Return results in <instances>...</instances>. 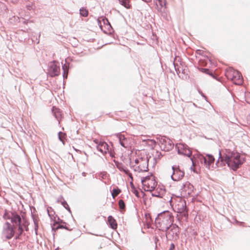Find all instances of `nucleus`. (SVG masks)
I'll list each match as a JSON object with an SVG mask.
<instances>
[{
    "label": "nucleus",
    "instance_id": "1",
    "mask_svg": "<svg viewBox=\"0 0 250 250\" xmlns=\"http://www.w3.org/2000/svg\"><path fill=\"white\" fill-rule=\"evenodd\" d=\"M222 160L233 171H236L245 161V158L239 153L226 149Z\"/></svg>",
    "mask_w": 250,
    "mask_h": 250
},
{
    "label": "nucleus",
    "instance_id": "2",
    "mask_svg": "<svg viewBox=\"0 0 250 250\" xmlns=\"http://www.w3.org/2000/svg\"><path fill=\"white\" fill-rule=\"evenodd\" d=\"M172 224L171 213L168 210L157 213V229L162 231H166Z\"/></svg>",
    "mask_w": 250,
    "mask_h": 250
},
{
    "label": "nucleus",
    "instance_id": "3",
    "mask_svg": "<svg viewBox=\"0 0 250 250\" xmlns=\"http://www.w3.org/2000/svg\"><path fill=\"white\" fill-rule=\"evenodd\" d=\"M157 145L159 146L160 149L164 151V153H159L157 150V160L160 159L165 155V152L171 150L174 146V144L171 140L166 136H162L157 134Z\"/></svg>",
    "mask_w": 250,
    "mask_h": 250
},
{
    "label": "nucleus",
    "instance_id": "4",
    "mask_svg": "<svg viewBox=\"0 0 250 250\" xmlns=\"http://www.w3.org/2000/svg\"><path fill=\"white\" fill-rule=\"evenodd\" d=\"M163 232L167 240L176 241L179 238L180 228L176 224H172L167 230Z\"/></svg>",
    "mask_w": 250,
    "mask_h": 250
},
{
    "label": "nucleus",
    "instance_id": "5",
    "mask_svg": "<svg viewBox=\"0 0 250 250\" xmlns=\"http://www.w3.org/2000/svg\"><path fill=\"white\" fill-rule=\"evenodd\" d=\"M141 182L144 186V189L147 191L151 192L156 187L155 177L152 175L143 178Z\"/></svg>",
    "mask_w": 250,
    "mask_h": 250
},
{
    "label": "nucleus",
    "instance_id": "6",
    "mask_svg": "<svg viewBox=\"0 0 250 250\" xmlns=\"http://www.w3.org/2000/svg\"><path fill=\"white\" fill-rule=\"evenodd\" d=\"M15 228L9 222H6L3 227L2 238L5 239H10L14 235Z\"/></svg>",
    "mask_w": 250,
    "mask_h": 250
},
{
    "label": "nucleus",
    "instance_id": "7",
    "mask_svg": "<svg viewBox=\"0 0 250 250\" xmlns=\"http://www.w3.org/2000/svg\"><path fill=\"white\" fill-rule=\"evenodd\" d=\"M175 148L177 150V153L179 154L186 156L188 157H190L192 155V151L189 149L188 146L185 144H177L175 145Z\"/></svg>",
    "mask_w": 250,
    "mask_h": 250
},
{
    "label": "nucleus",
    "instance_id": "8",
    "mask_svg": "<svg viewBox=\"0 0 250 250\" xmlns=\"http://www.w3.org/2000/svg\"><path fill=\"white\" fill-rule=\"evenodd\" d=\"M172 169L173 173L171 175V178L173 181H179L184 176L185 172L184 171L181 170L179 166H173L172 167Z\"/></svg>",
    "mask_w": 250,
    "mask_h": 250
},
{
    "label": "nucleus",
    "instance_id": "9",
    "mask_svg": "<svg viewBox=\"0 0 250 250\" xmlns=\"http://www.w3.org/2000/svg\"><path fill=\"white\" fill-rule=\"evenodd\" d=\"M148 161L147 157L143 158L142 160H140L138 166H133L134 171L139 172L146 171L148 170Z\"/></svg>",
    "mask_w": 250,
    "mask_h": 250
},
{
    "label": "nucleus",
    "instance_id": "10",
    "mask_svg": "<svg viewBox=\"0 0 250 250\" xmlns=\"http://www.w3.org/2000/svg\"><path fill=\"white\" fill-rule=\"evenodd\" d=\"M49 74L52 77L58 76L60 74V67L56 62H51L49 65Z\"/></svg>",
    "mask_w": 250,
    "mask_h": 250
},
{
    "label": "nucleus",
    "instance_id": "11",
    "mask_svg": "<svg viewBox=\"0 0 250 250\" xmlns=\"http://www.w3.org/2000/svg\"><path fill=\"white\" fill-rule=\"evenodd\" d=\"M206 156L207 158L203 157L201 159V163H204L205 166L209 169L210 166L213 165L215 159L211 154H207Z\"/></svg>",
    "mask_w": 250,
    "mask_h": 250
},
{
    "label": "nucleus",
    "instance_id": "12",
    "mask_svg": "<svg viewBox=\"0 0 250 250\" xmlns=\"http://www.w3.org/2000/svg\"><path fill=\"white\" fill-rule=\"evenodd\" d=\"M178 197L180 198V203L177 205V209L178 210V212L182 213L184 215H185L188 212V209L186 207V202L185 200L181 198V195L178 196Z\"/></svg>",
    "mask_w": 250,
    "mask_h": 250
},
{
    "label": "nucleus",
    "instance_id": "13",
    "mask_svg": "<svg viewBox=\"0 0 250 250\" xmlns=\"http://www.w3.org/2000/svg\"><path fill=\"white\" fill-rule=\"evenodd\" d=\"M11 219V221L13 224V227L15 228H16L17 225H20V224L23 222V219H22L21 216L15 213H11V215L10 217Z\"/></svg>",
    "mask_w": 250,
    "mask_h": 250
},
{
    "label": "nucleus",
    "instance_id": "14",
    "mask_svg": "<svg viewBox=\"0 0 250 250\" xmlns=\"http://www.w3.org/2000/svg\"><path fill=\"white\" fill-rule=\"evenodd\" d=\"M117 137L119 140L120 145L125 148H127L129 146L128 140L122 134H118Z\"/></svg>",
    "mask_w": 250,
    "mask_h": 250
},
{
    "label": "nucleus",
    "instance_id": "15",
    "mask_svg": "<svg viewBox=\"0 0 250 250\" xmlns=\"http://www.w3.org/2000/svg\"><path fill=\"white\" fill-rule=\"evenodd\" d=\"M233 83L237 85H240L243 83V79L241 73L237 70L234 77V80H232Z\"/></svg>",
    "mask_w": 250,
    "mask_h": 250
},
{
    "label": "nucleus",
    "instance_id": "16",
    "mask_svg": "<svg viewBox=\"0 0 250 250\" xmlns=\"http://www.w3.org/2000/svg\"><path fill=\"white\" fill-rule=\"evenodd\" d=\"M236 71L232 68L229 67L226 70L225 76L228 80H234V75Z\"/></svg>",
    "mask_w": 250,
    "mask_h": 250
},
{
    "label": "nucleus",
    "instance_id": "17",
    "mask_svg": "<svg viewBox=\"0 0 250 250\" xmlns=\"http://www.w3.org/2000/svg\"><path fill=\"white\" fill-rule=\"evenodd\" d=\"M108 146L105 142H101L97 146V149L102 153H106Z\"/></svg>",
    "mask_w": 250,
    "mask_h": 250
},
{
    "label": "nucleus",
    "instance_id": "18",
    "mask_svg": "<svg viewBox=\"0 0 250 250\" xmlns=\"http://www.w3.org/2000/svg\"><path fill=\"white\" fill-rule=\"evenodd\" d=\"M166 189L163 185H159L157 187V198H163L166 194Z\"/></svg>",
    "mask_w": 250,
    "mask_h": 250
},
{
    "label": "nucleus",
    "instance_id": "19",
    "mask_svg": "<svg viewBox=\"0 0 250 250\" xmlns=\"http://www.w3.org/2000/svg\"><path fill=\"white\" fill-rule=\"evenodd\" d=\"M52 111L54 114L55 117L59 121V123H60V120L62 116L61 111L60 109L56 107L53 106Z\"/></svg>",
    "mask_w": 250,
    "mask_h": 250
},
{
    "label": "nucleus",
    "instance_id": "20",
    "mask_svg": "<svg viewBox=\"0 0 250 250\" xmlns=\"http://www.w3.org/2000/svg\"><path fill=\"white\" fill-rule=\"evenodd\" d=\"M107 219L111 228L114 229H116L117 228V224L114 218L112 216H109Z\"/></svg>",
    "mask_w": 250,
    "mask_h": 250
},
{
    "label": "nucleus",
    "instance_id": "21",
    "mask_svg": "<svg viewBox=\"0 0 250 250\" xmlns=\"http://www.w3.org/2000/svg\"><path fill=\"white\" fill-rule=\"evenodd\" d=\"M27 225V221L25 219L23 218V222L20 225H17V227H18V231L22 232L23 231V227H26Z\"/></svg>",
    "mask_w": 250,
    "mask_h": 250
},
{
    "label": "nucleus",
    "instance_id": "22",
    "mask_svg": "<svg viewBox=\"0 0 250 250\" xmlns=\"http://www.w3.org/2000/svg\"><path fill=\"white\" fill-rule=\"evenodd\" d=\"M157 2L159 3V5L161 6V11H163L164 12L167 8V0H157Z\"/></svg>",
    "mask_w": 250,
    "mask_h": 250
},
{
    "label": "nucleus",
    "instance_id": "23",
    "mask_svg": "<svg viewBox=\"0 0 250 250\" xmlns=\"http://www.w3.org/2000/svg\"><path fill=\"white\" fill-rule=\"evenodd\" d=\"M119 1L121 5H123L127 9H129L131 7L130 0H119Z\"/></svg>",
    "mask_w": 250,
    "mask_h": 250
},
{
    "label": "nucleus",
    "instance_id": "24",
    "mask_svg": "<svg viewBox=\"0 0 250 250\" xmlns=\"http://www.w3.org/2000/svg\"><path fill=\"white\" fill-rule=\"evenodd\" d=\"M121 192V190L118 188H113L111 191L112 197L115 198Z\"/></svg>",
    "mask_w": 250,
    "mask_h": 250
},
{
    "label": "nucleus",
    "instance_id": "25",
    "mask_svg": "<svg viewBox=\"0 0 250 250\" xmlns=\"http://www.w3.org/2000/svg\"><path fill=\"white\" fill-rule=\"evenodd\" d=\"M80 14L81 16L86 17L88 16V12L86 9L83 7L80 9Z\"/></svg>",
    "mask_w": 250,
    "mask_h": 250
},
{
    "label": "nucleus",
    "instance_id": "26",
    "mask_svg": "<svg viewBox=\"0 0 250 250\" xmlns=\"http://www.w3.org/2000/svg\"><path fill=\"white\" fill-rule=\"evenodd\" d=\"M62 67L63 70V79H66L67 77L68 69L67 68V65L65 64H64L62 65Z\"/></svg>",
    "mask_w": 250,
    "mask_h": 250
},
{
    "label": "nucleus",
    "instance_id": "27",
    "mask_svg": "<svg viewBox=\"0 0 250 250\" xmlns=\"http://www.w3.org/2000/svg\"><path fill=\"white\" fill-rule=\"evenodd\" d=\"M65 229L67 230H69L68 228L67 227H66L65 226H64L63 225L59 224V225H57L56 227H52V229L54 230H58V229Z\"/></svg>",
    "mask_w": 250,
    "mask_h": 250
},
{
    "label": "nucleus",
    "instance_id": "28",
    "mask_svg": "<svg viewBox=\"0 0 250 250\" xmlns=\"http://www.w3.org/2000/svg\"><path fill=\"white\" fill-rule=\"evenodd\" d=\"M199 70L205 74H208L210 76H212V72H210L208 68H199Z\"/></svg>",
    "mask_w": 250,
    "mask_h": 250
},
{
    "label": "nucleus",
    "instance_id": "29",
    "mask_svg": "<svg viewBox=\"0 0 250 250\" xmlns=\"http://www.w3.org/2000/svg\"><path fill=\"white\" fill-rule=\"evenodd\" d=\"M118 204L120 209L122 210H125V205L124 201L123 200L121 199L119 201Z\"/></svg>",
    "mask_w": 250,
    "mask_h": 250
},
{
    "label": "nucleus",
    "instance_id": "30",
    "mask_svg": "<svg viewBox=\"0 0 250 250\" xmlns=\"http://www.w3.org/2000/svg\"><path fill=\"white\" fill-rule=\"evenodd\" d=\"M34 229L35 231L36 234H37V231L38 229V221L37 219L34 218Z\"/></svg>",
    "mask_w": 250,
    "mask_h": 250
},
{
    "label": "nucleus",
    "instance_id": "31",
    "mask_svg": "<svg viewBox=\"0 0 250 250\" xmlns=\"http://www.w3.org/2000/svg\"><path fill=\"white\" fill-rule=\"evenodd\" d=\"M62 205L63 207L65 208L69 212H71V210L70 208L69 207L68 205L65 201H63L62 202Z\"/></svg>",
    "mask_w": 250,
    "mask_h": 250
},
{
    "label": "nucleus",
    "instance_id": "32",
    "mask_svg": "<svg viewBox=\"0 0 250 250\" xmlns=\"http://www.w3.org/2000/svg\"><path fill=\"white\" fill-rule=\"evenodd\" d=\"M65 224L66 223L63 222V221L62 220H61L59 218H58V221H55V222L53 224V227H55L56 226H57V225H58L59 224Z\"/></svg>",
    "mask_w": 250,
    "mask_h": 250
},
{
    "label": "nucleus",
    "instance_id": "33",
    "mask_svg": "<svg viewBox=\"0 0 250 250\" xmlns=\"http://www.w3.org/2000/svg\"><path fill=\"white\" fill-rule=\"evenodd\" d=\"M173 65L174 66L175 70L178 75L179 74V73L181 72V70L180 69L178 65L177 64H175V63H173Z\"/></svg>",
    "mask_w": 250,
    "mask_h": 250
},
{
    "label": "nucleus",
    "instance_id": "34",
    "mask_svg": "<svg viewBox=\"0 0 250 250\" xmlns=\"http://www.w3.org/2000/svg\"><path fill=\"white\" fill-rule=\"evenodd\" d=\"M22 233L23 232H22L18 231L16 233V239H20L21 238V236L22 235Z\"/></svg>",
    "mask_w": 250,
    "mask_h": 250
},
{
    "label": "nucleus",
    "instance_id": "35",
    "mask_svg": "<svg viewBox=\"0 0 250 250\" xmlns=\"http://www.w3.org/2000/svg\"><path fill=\"white\" fill-rule=\"evenodd\" d=\"M121 170H123L126 175L127 174H129L130 172L129 170L127 168H122V169H120Z\"/></svg>",
    "mask_w": 250,
    "mask_h": 250
},
{
    "label": "nucleus",
    "instance_id": "36",
    "mask_svg": "<svg viewBox=\"0 0 250 250\" xmlns=\"http://www.w3.org/2000/svg\"><path fill=\"white\" fill-rule=\"evenodd\" d=\"M189 186H190V183L188 182H187L182 185L181 189H185V188H186L187 186L189 187Z\"/></svg>",
    "mask_w": 250,
    "mask_h": 250
},
{
    "label": "nucleus",
    "instance_id": "37",
    "mask_svg": "<svg viewBox=\"0 0 250 250\" xmlns=\"http://www.w3.org/2000/svg\"><path fill=\"white\" fill-rule=\"evenodd\" d=\"M175 249V244L173 243H171L168 250H174Z\"/></svg>",
    "mask_w": 250,
    "mask_h": 250
},
{
    "label": "nucleus",
    "instance_id": "38",
    "mask_svg": "<svg viewBox=\"0 0 250 250\" xmlns=\"http://www.w3.org/2000/svg\"><path fill=\"white\" fill-rule=\"evenodd\" d=\"M199 93L201 94V95L205 98V100H207V96L202 92V91L201 90H198Z\"/></svg>",
    "mask_w": 250,
    "mask_h": 250
},
{
    "label": "nucleus",
    "instance_id": "39",
    "mask_svg": "<svg viewBox=\"0 0 250 250\" xmlns=\"http://www.w3.org/2000/svg\"><path fill=\"white\" fill-rule=\"evenodd\" d=\"M143 158V157H140V158H136V159L135 160V164L138 165H139V163H140V160H142Z\"/></svg>",
    "mask_w": 250,
    "mask_h": 250
},
{
    "label": "nucleus",
    "instance_id": "40",
    "mask_svg": "<svg viewBox=\"0 0 250 250\" xmlns=\"http://www.w3.org/2000/svg\"><path fill=\"white\" fill-rule=\"evenodd\" d=\"M62 134V132H59V133H58L59 138L60 140L61 141H62V143L64 144V142H63V140L62 138V136H61Z\"/></svg>",
    "mask_w": 250,
    "mask_h": 250
},
{
    "label": "nucleus",
    "instance_id": "41",
    "mask_svg": "<svg viewBox=\"0 0 250 250\" xmlns=\"http://www.w3.org/2000/svg\"><path fill=\"white\" fill-rule=\"evenodd\" d=\"M103 21H104V24H110V23L108 21V20L106 18L104 19Z\"/></svg>",
    "mask_w": 250,
    "mask_h": 250
},
{
    "label": "nucleus",
    "instance_id": "42",
    "mask_svg": "<svg viewBox=\"0 0 250 250\" xmlns=\"http://www.w3.org/2000/svg\"><path fill=\"white\" fill-rule=\"evenodd\" d=\"M127 175L129 176V177L132 181L133 180V176L132 175V174L130 172H129V174H127Z\"/></svg>",
    "mask_w": 250,
    "mask_h": 250
},
{
    "label": "nucleus",
    "instance_id": "43",
    "mask_svg": "<svg viewBox=\"0 0 250 250\" xmlns=\"http://www.w3.org/2000/svg\"><path fill=\"white\" fill-rule=\"evenodd\" d=\"M28 222L27 221L26 227H23V229H25L26 231H28Z\"/></svg>",
    "mask_w": 250,
    "mask_h": 250
},
{
    "label": "nucleus",
    "instance_id": "44",
    "mask_svg": "<svg viewBox=\"0 0 250 250\" xmlns=\"http://www.w3.org/2000/svg\"><path fill=\"white\" fill-rule=\"evenodd\" d=\"M153 191H152L151 192H150V193L151 194V195L153 197H156V194H155V193L154 192H152Z\"/></svg>",
    "mask_w": 250,
    "mask_h": 250
},
{
    "label": "nucleus",
    "instance_id": "45",
    "mask_svg": "<svg viewBox=\"0 0 250 250\" xmlns=\"http://www.w3.org/2000/svg\"><path fill=\"white\" fill-rule=\"evenodd\" d=\"M154 242L156 245V236L154 237ZM155 250H156V245L155 246Z\"/></svg>",
    "mask_w": 250,
    "mask_h": 250
},
{
    "label": "nucleus",
    "instance_id": "46",
    "mask_svg": "<svg viewBox=\"0 0 250 250\" xmlns=\"http://www.w3.org/2000/svg\"><path fill=\"white\" fill-rule=\"evenodd\" d=\"M27 8L28 10H31L32 7H31V6H30V5H27Z\"/></svg>",
    "mask_w": 250,
    "mask_h": 250
},
{
    "label": "nucleus",
    "instance_id": "47",
    "mask_svg": "<svg viewBox=\"0 0 250 250\" xmlns=\"http://www.w3.org/2000/svg\"><path fill=\"white\" fill-rule=\"evenodd\" d=\"M102 174V178H104V176L106 175V173H103Z\"/></svg>",
    "mask_w": 250,
    "mask_h": 250
},
{
    "label": "nucleus",
    "instance_id": "48",
    "mask_svg": "<svg viewBox=\"0 0 250 250\" xmlns=\"http://www.w3.org/2000/svg\"><path fill=\"white\" fill-rule=\"evenodd\" d=\"M134 193H135L136 195L137 196H138V192L137 191V190H135V191L134 192Z\"/></svg>",
    "mask_w": 250,
    "mask_h": 250
},
{
    "label": "nucleus",
    "instance_id": "49",
    "mask_svg": "<svg viewBox=\"0 0 250 250\" xmlns=\"http://www.w3.org/2000/svg\"><path fill=\"white\" fill-rule=\"evenodd\" d=\"M219 159H220V157H221V151L220 150L219 151Z\"/></svg>",
    "mask_w": 250,
    "mask_h": 250
},
{
    "label": "nucleus",
    "instance_id": "50",
    "mask_svg": "<svg viewBox=\"0 0 250 250\" xmlns=\"http://www.w3.org/2000/svg\"><path fill=\"white\" fill-rule=\"evenodd\" d=\"M164 200L166 201V202H167L168 201V198L167 197V199L164 198Z\"/></svg>",
    "mask_w": 250,
    "mask_h": 250
},
{
    "label": "nucleus",
    "instance_id": "51",
    "mask_svg": "<svg viewBox=\"0 0 250 250\" xmlns=\"http://www.w3.org/2000/svg\"><path fill=\"white\" fill-rule=\"evenodd\" d=\"M74 149H75L76 151H77V152L80 151L79 150H78V149H76V148H74Z\"/></svg>",
    "mask_w": 250,
    "mask_h": 250
},
{
    "label": "nucleus",
    "instance_id": "52",
    "mask_svg": "<svg viewBox=\"0 0 250 250\" xmlns=\"http://www.w3.org/2000/svg\"><path fill=\"white\" fill-rule=\"evenodd\" d=\"M82 174H83V176H85V172H83Z\"/></svg>",
    "mask_w": 250,
    "mask_h": 250
},
{
    "label": "nucleus",
    "instance_id": "53",
    "mask_svg": "<svg viewBox=\"0 0 250 250\" xmlns=\"http://www.w3.org/2000/svg\"><path fill=\"white\" fill-rule=\"evenodd\" d=\"M157 244H158L159 243V240L158 238H157Z\"/></svg>",
    "mask_w": 250,
    "mask_h": 250
},
{
    "label": "nucleus",
    "instance_id": "54",
    "mask_svg": "<svg viewBox=\"0 0 250 250\" xmlns=\"http://www.w3.org/2000/svg\"><path fill=\"white\" fill-rule=\"evenodd\" d=\"M154 222H155V223H156V218H155V221H154Z\"/></svg>",
    "mask_w": 250,
    "mask_h": 250
},
{
    "label": "nucleus",
    "instance_id": "55",
    "mask_svg": "<svg viewBox=\"0 0 250 250\" xmlns=\"http://www.w3.org/2000/svg\"><path fill=\"white\" fill-rule=\"evenodd\" d=\"M19 14H20V15L21 17H22V14H21V13H19Z\"/></svg>",
    "mask_w": 250,
    "mask_h": 250
},
{
    "label": "nucleus",
    "instance_id": "56",
    "mask_svg": "<svg viewBox=\"0 0 250 250\" xmlns=\"http://www.w3.org/2000/svg\"><path fill=\"white\" fill-rule=\"evenodd\" d=\"M157 11H158L159 10H158V5H157Z\"/></svg>",
    "mask_w": 250,
    "mask_h": 250
},
{
    "label": "nucleus",
    "instance_id": "57",
    "mask_svg": "<svg viewBox=\"0 0 250 250\" xmlns=\"http://www.w3.org/2000/svg\"><path fill=\"white\" fill-rule=\"evenodd\" d=\"M190 160L192 161V162H193V161H192V159L191 158H190Z\"/></svg>",
    "mask_w": 250,
    "mask_h": 250
},
{
    "label": "nucleus",
    "instance_id": "58",
    "mask_svg": "<svg viewBox=\"0 0 250 250\" xmlns=\"http://www.w3.org/2000/svg\"><path fill=\"white\" fill-rule=\"evenodd\" d=\"M197 51H199V52H200V51H201L200 50H197Z\"/></svg>",
    "mask_w": 250,
    "mask_h": 250
},
{
    "label": "nucleus",
    "instance_id": "59",
    "mask_svg": "<svg viewBox=\"0 0 250 250\" xmlns=\"http://www.w3.org/2000/svg\"><path fill=\"white\" fill-rule=\"evenodd\" d=\"M131 184L133 186V185L132 182H131Z\"/></svg>",
    "mask_w": 250,
    "mask_h": 250
},
{
    "label": "nucleus",
    "instance_id": "60",
    "mask_svg": "<svg viewBox=\"0 0 250 250\" xmlns=\"http://www.w3.org/2000/svg\"><path fill=\"white\" fill-rule=\"evenodd\" d=\"M182 72H183V71H184V70L182 69Z\"/></svg>",
    "mask_w": 250,
    "mask_h": 250
},
{
    "label": "nucleus",
    "instance_id": "61",
    "mask_svg": "<svg viewBox=\"0 0 250 250\" xmlns=\"http://www.w3.org/2000/svg\"><path fill=\"white\" fill-rule=\"evenodd\" d=\"M27 22L26 21H24V23H26Z\"/></svg>",
    "mask_w": 250,
    "mask_h": 250
},
{
    "label": "nucleus",
    "instance_id": "62",
    "mask_svg": "<svg viewBox=\"0 0 250 250\" xmlns=\"http://www.w3.org/2000/svg\"><path fill=\"white\" fill-rule=\"evenodd\" d=\"M240 223H241V224H244V223H243V222H241Z\"/></svg>",
    "mask_w": 250,
    "mask_h": 250
}]
</instances>
